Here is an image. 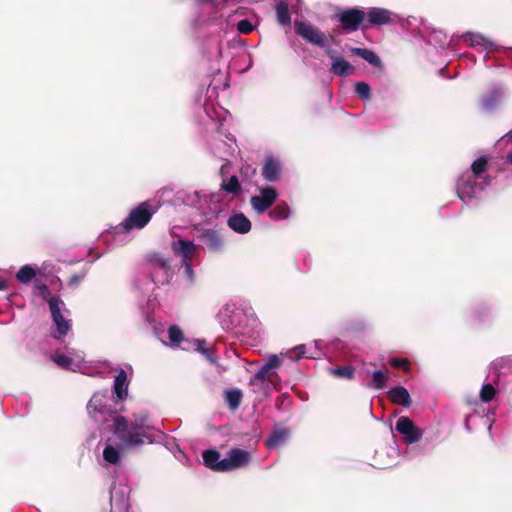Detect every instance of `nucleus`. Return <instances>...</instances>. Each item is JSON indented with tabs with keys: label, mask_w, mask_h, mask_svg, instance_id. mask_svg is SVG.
I'll use <instances>...</instances> for the list:
<instances>
[{
	"label": "nucleus",
	"mask_w": 512,
	"mask_h": 512,
	"mask_svg": "<svg viewBox=\"0 0 512 512\" xmlns=\"http://www.w3.org/2000/svg\"><path fill=\"white\" fill-rule=\"evenodd\" d=\"M113 422V432L120 441L122 449L139 448L155 441L152 434L154 427L146 414L133 415L132 419L117 415Z\"/></svg>",
	"instance_id": "nucleus-1"
},
{
	"label": "nucleus",
	"mask_w": 512,
	"mask_h": 512,
	"mask_svg": "<svg viewBox=\"0 0 512 512\" xmlns=\"http://www.w3.org/2000/svg\"><path fill=\"white\" fill-rule=\"evenodd\" d=\"M154 213L155 209L152 208L148 201L141 202L130 211L127 218L123 221V231L130 232L133 229L144 228L149 223Z\"/></svg>",
	"instance_id": "nucleus-2"
},
{
	"label": "nucleus",
	"mask_w": 512,
	"mask_h": 512,
	"mask_svg": "<svg viewBox=\"0 0 512 512\" xmlns=\"http://www.w3.org/2000/svg\"><path fill=\"white\" fill-rule=\"evenodd\" d=\"M336 18L340 22V28L351 33L359 29H367L366 13L359 8H348L336 14Z\"/></svg>",
	"instance_id": "nucleus-3"
},
{
	"label": "nucleus",
	"mask_w": 512,
	"mask_h": 512,
	"mask_svg": "<svg viewBox=\"0 0 512 512\" xmlns=\"http://www.w3.org/2000/svg\"><path fill=\"white\" fill-rule=\"evenodd\" d=\"M294 30L298 36L310 44L321 48L325 47L327 44L326 35L309 22L295 21Z\"/></svg>",
	"instance_id": "nucleus-4"
},
{
	"label": "nucleus",
	"mask_w": 512,
	"mask_h": 512,
	"mask_svg": "<svg viewBox=\"0 0 512 512\" xmlns=\"http://www.w3.org/2000/svg\"><path fill=\"white\" fill-rule=\"evenodd\" d=\"M48 306L52 321L56 325V330L58 333V335H55L54 338L60 339L61 337L67 335L71 329L70 320L64 317L61 310V306H64V302L58 297H50L48 299Z\"/></svg>",
	"instance_id": "nucleus-5"
},
{
	"label": "nucleus",
	"mask_w": 512,
	"mask_h": 512,
	"mask_svg": "<svg viewBox=\"0 0 512 512\" xmlns=\"http://www.w3.org/2000/svg\"><path fill=\"white\" fill-rule=\"evenodd\" d=\"M260 194L252 196L250 204L257 214H262L269 210L278 198L277 190L272 186L260 188Z\"/></svg>",
	"instance_id": "nucleus-6"
},
{
	"label": "nucleus",
	"mask_w": 512,
	"mask_h": 512,
	"mask_svg": "<svg viewBox=\"0 0 512 512\" xmlns=\"http://www.w3.org/2000/svg\"><path fill=\"white\" fill-rule=\"evenodd\" d=\"M395 429L403 436L404 442L407 444L417 443L423 436L422 430L407 416L398 418Z\"/></svg>",
	"instance_id": "nucleus-7"
},
{
	"label": "nucleus",
	"mask_w": 512,
	"mask_h": 512,
	"mask_svg": "<svg viewBox=\"0 0 512 512\" xmlns=\"http://www.w3.org/2000/svg\"><path fill=\"white\" fill-rule=\"evenodd\" d=\"M252 460V454L244 449L232 448L228 456L225 458L223 463L224 468L227 471L243 468L247 466Z\"/></svg>",
	"instance_id": "nucleus-8"
},
{
	"label": "nucleus",
	"mask_w": 512,
	"mask_h": 512,
	"mask_svg": "<svg viewBox=\"0 0 512 512\" xmlns=\"http://www.w3.org/2000/svg\"><path fill=\"white\" fill-rule=\"evenodd\" d=\"M198 238L206 245L210 252L219 253L223 250L225 242L220 230L202 229Z\"/></svg>",
	"instance_id": "nucleus-9"
},
{
	"label": "nucleus",
	"mask_w": 512,
	"mask_h": 512,
	"mask_svg": "<svg viewBox=\"0 0 512 512\" xmlns=\"http://www.w3.org/2000/svg\"><path fill=\"white\" fill-rule=\"evenodd\" d=\"M282 164L279 158L267 155L262 167V176L268 182H277L280 179Z\"/></svg>",
	"instance_id": "nucleus-10"
},
{
	"label": "nucleus",
	"mask_w": 512,
	"mask_h": 512,
	"mask_svg": "<svg viewBox=\"0 0 512 512\" xmlns=\"http://www.w3.org/2000/svg\"><path fill=\"white\" fill-rule=\"evenodd\" d=\"M171 249L176 256L182 257V261H190L197 247L192 241L179 239L171 243Z\"/></svg>",
	"instance_id": "nucleus-11"
},
{
	"label": "nucleus",
	"mask_w": 512,
	"mask_h": 512,
	"mask_svg": "<svg viewBox=\"0 0 512 512\" xmlns=\"http://www.w3.org/2000/svg\"><path fill=\"white\" fill-rule=\"evenodd\" d=\"M88 412L91 415L101 414V415H110L113 413L112 408L107 405L105 395L101 393H95L87 406Z\"/></svg>",
	"instance_id": "nucleus-12"
},
{
	"label": "nucleus",
	"mask_w": 512,
	"mask_h": 512,
	"mask_svg": "<svg viewBox=\"0 0 512 512\" xmlns=\"http://www.w3.org/2000/svg\"><path fill=\"white\" fill-rule=\"evenodd\" d=\"M289 433V429L282 424L274 425L270 436L266 440V446L268 448H278L282 446L286 442Z\"/></svg>",
	"instance_id": "nucleus-13"
},
{
	"label": "nucleus",
	"mask_w": 512,
	"mask_h": 512,
	"mask_svg": "<svg viewBox=\"0 0 512 512\" xmlns=\"http://www.w3.org/2000/svg\"><path fill=\"white\" fill-rule=\"evenodd\" d=\"M204 465L210 468L213 471L217 472H226V469L223 466L225 463V458L220 459L221 455L217 450L208 449L202 453Z\"/></svg>",
	"instance_id": "nucleus-14"
},
{
	"label": "nucleus",
	"mask_w": 512,
	"mask_h": 512,
	"mask_svg": "<svg viewBox=\"0 0 512 512\" xmlns=\"http://www.w3.org/2000/svg\"><path fill=\"white\" fill-rule=\"evenodd\" d=\"M391 21L390 12L383 8H371L366 13V24L369 26H380Z\"/></svg>",
	"instance_id": "nucleus-15"
},
{
	"label": "nucleus",
	"mask_w": 512,
	"mask_h": 512,
	"mask_svg": "<svg viewBox=\"0 0 512 512\" xmlns=\"http://www.w3.org/2000/svg\"><path fill=\"white\" fill-rule=\"evenodd\" d=\"M229 228L239 234H246L252 228L251 221L243 214L236 213L231 215L227 221Z\"/></svg>",
	"instance_id": "nucleus-16"
},
{
	"label": "nucleus",
	"mask_w": 512,
	"mask_h": 512,
	"mask_svg": "<svg viewBox=\"0 0 512 512\" xmlns=\"http://www.w3.org/2000/svg\"><path fill=\"white\" fill-rule=\"evenodd\" d=\"M388 397L394 404L404 407H409L412 403V399L408 390L400 385L390 389L388 392Z\"/></svg>",
	"instance_id": "nucleus-17"
},
{
	"label": "nucleus",
	"mask_w": 512,
	"mask_h": 512,
	"mask_svg": "<svg viewBox=\"0 0 512 512\" xmlns=\"http://www.w3.org/2000/svg\"><path fill=\"white\" fill-rule=\"evenodd\" d=\"M350 51L353 55L361 57L362 59L366 60L372 66H374L376 68H383L382 60L372 50H369L367 48L351 47Z\"/></svg>",
	"instance_id": "nucleus-18"
},
{
	"label": "nucleus",
	"mask_w": 512,
	"mask_h": 512,
	"mask_svg": "<svg viewBox=\"0 0 512 512\" xmlns=\"http://www.w3.org/2000/svg\"><path fill=\"white\" fill-rule=\"evenodd\" d=\"M350 51L353 55L361 57L362 59L366 60L372 66H374L376 68H383L382 60L372 50H369L367 48L351 47Z\"/></svg>",
	"instance_id": "nucleus-19"
},
{
	"label": "nucleus",
	"mask_w": 512,
	"mask_h": 512,
	"mask_svg": "<svg viewBox=\"0 0 512 512\" xmlns=\"http://www.w3.org/2000/svg\"><path fill=\"white\" fill-rule=\"evenodd\" d=\"M113 391L119 400H123L128 395L127 373L121 369L114 380Z\"/></svg>",
	"instance_id": "nucleus-20"
},
{
	"label": "nucleus",
	"mask_w": 512,
	"mask_h": 512,
	"mask_svg": "<svg viewBox=\"0 0 512 512\" xmlns=\"http://www.w3.org/2000/svg\"><path fill=\"white\" fill-rule=\"evenodd\" d=\"M355 68L343 58L336 59L332 62L330 72L334 75L345 77L351 75Z\"/></svg>",
	"instance_id": "nucleus-21"
},
{
	"label": "nucleus",
	"mask_w": 512,
	"mask_h": 512,
	"mask_svg": "<svg viewBox=\"0 0 512 512\" xmlns=\"http://www.w3.org/2000/svg\"><path fill=\"white\" fill-rule=\"evenodd\" d=\"M470 321L475 326H481L489 319V310L484 305L472 309L469 315Z\"/></svg>",
	"instance_id": "nucleus-22"
},
{
	"label": "nucleus",
	"mask_w": 512,
	"mask_h": 512,
	"mask_svg": "<svg viewBox=\"0 0 512 512\" xmlns=\"http://www.w3.org/2000/svg\"><path fill=\"white\" fill-rule=\"evenodd\" d=\"M193 345L195 350L201 353L211 364L217 363L214 349L206 347L205 340L196 339L194 340Z\"/></svg>",
	"instance_id": "nucleus-23"
},
{
	"label": "nucleus",
	"mask_w": 512,
	"mask_h": 512,
	"mask_svg": "<svg viewBox=\"0 0 512 512\" xmlns=\"http://www.w3.org/2000/svg\"><path fill=\"white\" fill-rule=\"evenodd\" d=\"M276 15L280 25L289 26L291 24L289 6L286 2L281 1L276 5Z\"/></svg>",
	"instance_id": "nucleus-24"
},
{
	"label": "nucleus",
	"mask_w": 512,
	"mask_h": 512,
	"mask_svg": "<svg viewBox=\"0 0 512 512\" xmlns=\"http://www.w3.org/2000/svg\"><path fill=\"white\" fill-rule=\"evenodd\" d=\"M242 397L243 394L239 389H229L225 391V402L232 410H235L240 406Z\"/></svg>",
	"instance_id": "nucleus-25"
},
{
	"label": "nucleus",
	"mask_w": 512,
	"mask_h": 512,
	"mask_svg": "<svg viewBox=\"0 0 512 512\" xmlns=\"http://www.w3.org/2000/svg\"><path fill=\"white\" fill-rule=\"evenodd\" d=\"M290 208L286 202H280L269 211V217L275 221L288 218Z\"/></svg>",
	"instance_id": "nucleus-26"
},
{
	"label": "nucleus",
	"mask_w": 512,
	"mask_h": 512,
	"mask_svg": "<svg viewBox=\"0 0 512 512\" xmlns=\"http://www.w3.org/2000/svg\"><path fill=\"white\" fill-rule=\"evenodd\" d=\"M37 275V271L30 265L22 266L16 273V280L22 284H29Z\"/></svg>",
	"instance_id": "nucleus-27"
},
{
	"label": "nucleus",
	"mask_w": 512,
	"mask_h": 512,
	"mask_svg": "<svg viewBox=\"0 0 512 512\" xmlns=\"http://www.w3.org/2000/svg\"><path fill=\"white\" fill-rule=\"evenodd\" d=\"M329 371L332 376L339 378V379H346V380L352 379L355 374V368L351 365H345V366H340V367H336V368H331Z\"/></svg>",
	"instance_id": "nucleus-28"
},
{
	"label": "nucleus",
	"mask_w": 512,
	"mask_h": 512,
	"mask_svg": "<svg viewBox=\"0 0 512 512\" xmlns=\"http://www.w3.org/2000/svg\"><path fill=\"white\" fill-rule=\"evenodd\" d=\"M221 190L236 195L242 190L239 179L236 175H232L227 181H223L221 184Z\"/></svg>",
	"instance_id": "nucleus-29"
},
{
	"label": "nucleus",
	"mask_w": 512,
	"mask_h": 512,
	"mask_svg": "<svg viewBox=\"0 0 512 512\" xmlns=\"http://www.w3.org/2000/svg\"><path fill=\"white\" fill-rule=\"evenodd\" d=\"M148 261L151 265L156 266L164 271L170 269V262L160 253H152L149 255Z\"/></svg>",
	"instance_id": "nucleus-30"
},
{
	"label": "nucleus",
	"mask_w": 512,
	"mask_h": 512,
	"mask_svg": "<svg viewBox=\"0 0 512 512\" xmlns=\"http://www.w3.org/2000/svg\"><path fill=\"white\" fill-rule=\"evenodd\" d=\"M387 382V376L382 370H376L372 374V380L369 383V387L382 390L385 388Z\"/></svg>",
	"instance_id": "nucleus-31"
},
{
	"label": "nucleus",
	"mask_w": 512,
	"mask_h": 512,
	"mask_svg": "<svg viewBox=\"0 0 512 512\" xmlns=\"http://www.w3.org/2000/svg\"><path fill=\"white\" fill-rule=\"evenodd\" d=\"M488 168V160L486 157L481 156L477 158L471 165V171L475 178L480 177Z\"/></svg>",
	"instance_id": "nucleus-32"
},
{
	"label": "nucleus",
	"mask_w": 512,
	"mask_h": 512,
	"mask_svg": "<svg viewBox=\"0 0 512 512\" xmlns=\"http://www.w3.org/2000/svg\"><path fill=\"white\" fill-rule=\"evenodd\" d=\"M103 457L108 463L116 464L120 460V453L112 445H107L103 450Z\"/></svg>",
	"instance_id": "nucleus-33"
},
{
	"label": "nucleus",
	"mask_w": 512,
	"mask_h": 512,
	"mask_svg": "<svg viewBox=\"0 0 512 512\" xmlns=\"http://www.w3.org/2000/svg\"><path fill=\"white\" fill-rule=\"evenodd\" d=\"M169 340L174 345H179L184 340V334L181 328L177 325H172L168 329Z\"/></svg>",
	"instance_id": "nucleus-34"
},
{
	"label": "nucleus",
	"mask_w": 512,
	"mask_h": 512,
	"mask_svg": "<svg viewBox=\"0 0 512 512\" xmlns=\"http://www.w3.org/2000/svg\"><path fill=\"white\" fill-rule=\"evenodd\" d=\"M355 93L362 100H369L371 97L370 86L366 82H357L355 85Z\"/></svg>",
	"instance_id": "nucleus-35"
},
{
	"label": "nucleus",
	"mask_w": 512,
	"mask_h": 512,
	"mask_svg": "<svg viewBox=\"0 0 512 512\" xmlns=\"http://www.w3.org/2000/svg\"><path fill=\"white\" fill-rule=\"evenodd\" d=\"M496 394V390L492 384H484L480 391V399L482 402H490Z\"/></svg>",
	"instance_id": "nucleus-36"
},
{
	"label": "nucleus",
	"mask_w": 512,
	"mask_h": 512,
	"mask_svg": "<svg viewBox=\"0 0 512 512\" xmlns=\"http://www.w3.org/2000/svg\"><path fill=\"white\" fill-rule=\"evenodd\" d=\"M390 365L396 369H402L408 372L410 369V362L406 358H391Z\"/></svg>",
	"instance_id": "nucleus-37"
},
{
	"label": "nucleus",
	"mask_w": 512,
	"mask_h": 512,
	"mask_svg": "<svg viewBox=\"0 0 512 512\" xmlns=\"http://www.w3.org/2000/svg\"><path fill=\"white\" fill-rule=\"evenodd\" d=\"M272 370H270L266 364H264L255 374V379L259 381L271 380Z\"/></svg>",
	"instance_id": "nucleus-38"
},
{
	"label": "nucleus",
	"mask_w": 512,
	"mask_h": 512,
	"mask_svg": "<svg viewBox=\"0 0 512 512\" xmlns=\"http://www.w3.org/2000/svg\"><path fill=\"white\" fill-rule=\"evenodd\" d=\"M237 30L239 33L246 35L254 30V26L248 19H242L237 23Z\"/></svg>",
	"instance_id": "nucleus-39"
},
{
	"label": "nucleus",
	"mask_w": 512,
	"mask_h": 512,
	"mask_svg": "<svg viewBox=\"0 0 512 512\" xmlns=\"http://www.w3.org/2000/svg\"><path fill=\"white\" fill-rule=\"evenodd\" d=\"M53 361L62 368H68L72 364V359L64 354L55 355Z\"/></svg>",
	"instance_id": "nucleus-40"
},
{
	"label": "nucleus",
	"mask_w": 512,
	"mask_h": 512,
	"mask_svg": "<svg viewBox=\"0 0 512 512\" xmlns=\"http://www.w3.org/2000/svg\"><path fill=\"white\" fill-rule=\"evenodd\" d=\"M476 183L475 182H468L466 184L465 190L463 192H459V197L464 200V197L471 199L474 196V190H475Z\"/></svg>",
	"instance_id": "nucleus-41"
},
{
	"label": "nucleus",
	"mask_w": 512,
	"mask_h": 512,
	"mask_svg": "<svg viewBox=\"0 0 512 512\" xmlns=\"http://www.w3.org/2000/svg\"><path fill=\"white\" fill-rule=\"evenodd\" d=\"M267 365V367L270 369V370H273L275 368H278L281 366L282 364V361L281 359L277 356V355H272L268 358V360L266 361L265 363Z\"/></svg>",
	"instance_id": "nucleus-42"
},
{
	"label": "nucleus",
	"mask_w": 512,
	"mask_h": 512,
	"mask_svg": "<svg viewBox=\"0 0 512 512\" xmlns=\"http://www.w3.org/2000/svg\"><path fill=\"white\" fill-rule=\"evenodd\" d=\"M241 176L242 178H247L249 176V174H251L252 176L256 175V168L252 167L251 165H246V166H242L241 167Z\"/></svg>",
	"instance_id": "nucleus-43"
},
{
	"label": "nucleus",
	"mask_w": 512,
	"mask_h": 512,
	"mask_svg": "<svg viewBox=\"0 0 512 512\" xmlns=\"http://www.w3.org/2000/svg\"><path fill=\"white\" fill-rule=\"evenodd\" d=\"M85 276H86V273H84V272L80 273V274H74L70 277L68 283L70 286H77L82 282V280L85 278Z\"/></svg>",
	"instance_id": "nucleus-44"
},
{
	"label": "nucleus",
	"mask_w": 512,
	"mask_h": 512,
	"mask_svg": "<svg viewBox=\"0 0 512 512\" xmlns=\"http://www.w3.org/2000/svg\"><path fill=\"white\" fill-rule=\"evenodd\" d=\"M37 288L40 296L48 302V299L51 297L49 287L46 284H41L38 285Z\"/></svg>",
	"instance_id": "nucleus-45"
},
{
	"label": "nucleus",
	"mask_w": 512,
	"mask_h": 512,
	"mask_svg": "<svg viewBox=\"0 0 512 512\" xmlns=\"http://www.w3.org/2000/svg\"><path fill=\"white\" fill-rule=\"evenodd\" d=\"M293 355H291L292 358L300 359L305 354V346L299 345L294 348V350L291 352Z\"/></svg>",
	"instance_id": "nucleus-46"
},
{
	"label": "nucleus",
	"mask_w": 512,
	"mask_h": 512,
	"mask_svg": "<svg viewBox=\"0 0 512 512\" xmlns=\"http://www.w3.org/2000/svg\"><path fill=\"white\" fill-rule=\"evenodd\" d=\"M182 266L184 267L186 276L189 279H193L194 271H193L192 265L189 263V261H182Z\"/></svg>",
	"instance_id": "nucleus-47"
},
{
	"label": "nucleus",
	"mask_w": 512,
	"mask_h": 512,
	"mask_svg": "<svg viewBox=\"0 0 512 512\" xmlns=\"http://www.w3.org/2000/svg\"><path fill=\"white\" fill-rule=\"evenodd\" d=\"M325 53H326V55H327L330 59H332L333 61H335L336 59H339V58H340V57H338V56H337V55H338V52H337L336 50H334V49H327V50L325 51Z\"/></svg>",
	"instance_id": "nucleus-48"
},
{
	"label": "nucleus",
	"mask_w": 512,
	"mask_h": 512,
	"mask_svg": "<svg viewBox=\"0 0 512 512\" xmlns=\"http://www.w3.org/2000/svg\"><path fill=\"white\" fill-rule=\"evenodd\" d=\"M483 38L480 35H471L472 45L481 44Z\"/></svg>",
	"instance_id": "nucleus-49"
},
{
	"label": "nucleus",
	"mask_w": 512,
	"mask_h": 512,
	"mask_svg": "<svg viewBox=\"0 0 512 512\" xmlns=\"http://www.w3.org/2000/svg\"><path fill=\"white\" fill-rule=\"evenodd\" d=\"M7 288V284L5 281L0 280V291L5 290Z\"/></svg>",
	"instance_id": "nucleus-50"
},
{
	"label": "nucleus",
	"mask_w": 512,
	"mask_h": 512,
	"mask_svg": "<svg viewBox=\"0 0 512 512\" xmlns=\"http://www.w3.org/2000/svg\"><path fill=\"white\" fill-rule=\"evenodd\" d=\"M333 33H334V34H339V33H340V30H339L338 28H334V29H333Z\"/></svg>",
	"instance_id": "nucleus-51"
},
{
	"label": "nucleus",
	"mask_w": 512,
	"mask_h": 512,
	"mask_svg": "<svg viewBox=\"0 0 512 512\" xmlns=\"http://www.w3.org/2000/svg\"><path fill=\"white\" fill-rule=\"evenodd\" d=\"M508 161L512 164V154H509L507 157Z\"/></svg>",
	"instance_id": "nucleus-52"
}]
</instances>
